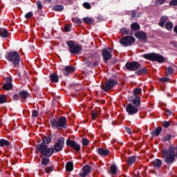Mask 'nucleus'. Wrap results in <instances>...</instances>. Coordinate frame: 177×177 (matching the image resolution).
I'll use <instances>...</instances> for the list:
<instances>
[{"instance_id":"f257e3e1","label":"nucleus","mask_w":177,"mask_h":177,"mask_svg":"<svg viewBox=\"0 0 177 177\" xmlns=\"http://www.w3.org/2000/svg\"><path fill=\"white\" fill-rule=\"evenodd\" d=\"M162 157L167 164H172L177 158V147L171 146L162 151Z\"/></svg>"},{"instance_id":"f03ea898","label":"nucleus","mask_w":177,"mask_h":177,"mask_svg":"<svg viewBox=\"0 0 177 177\" xmlns=\"http://www.w3.org/2000/svg\"><path fill=\"white\" fill-rule=\"evenodd\" d=\"M36 150L37 153H40L44 157H52L53 154V149L48 148L45 143L38 144L36 146Z\"/></svg>"},{"instance_id":"7ed1b4c3","label":"nucleus","mask_w":177,"mask_h":177,"mask_svg":"<svg viewBox=\"0 0 177 177\" xmlns=\"http://www.w3.org/2000/svg\"><path fill=\"white\" fill-rule=\"evenodd\" d=\"M6 59L14 66H19L20 64V55H19L17 51L8 53L6 55Z\"/></svg>"},{"instance_id":"20e7f679","label":"nucleus","mask_w":177,"mask_h":177,"mask_svg":"<svg viewBox=\"0 0 177 177\" xmlns=\"http://www.w3.org/2000/svg\"><path fill=\"white\" fill-rule=\"evenodd\" d=\"M66 44L68 45L69 48V52L72 55H78L81 50H82V46L75 44L74 41H69L66 42Z\"/></svg>"},{"instance_id":"39448f33","label":"nucleus","mask_w":177,"mask_h":177,"mask_svg":"<svg viewBox=\"0 0 177 177\" xmlns=\"http://www.w3.org/2000/svg\"><path fill=\"white\" fill-rule=\"evenodd\" d=\"M143 57L151 60L152 62H158V63H164V62H165V58H164L162 55L156 53L145 54L143 55Z\"/></svg>"},{"instance_id":"423d86ee","label":"nucleus","mask_w":177,"mask_h":177,"mask_svg":"<svg viewBox=\"0 0 177 177\" xmlns=\"http://www.w3.org/2000/svg\"><path fill=\"white\" fill-rule=\"evenodd\" d=\"M50 124L52 127H55V128H66L67 127V120L64 117H61L58 120H51Z\"/></svg>"},{"instance_id":"0eeeda50","label":"nucleus","mask_w":177,"mask_h":177,"mask_svg":"<svg viewBox=\"0 0 177 177\" xmlns=\"http://www.w3.org/2000/svg\"><path fill=\"white\" fill-rule=\"evenodd\" d=\"M115 85H118V82L115 80H107L106 83L101 85V88L104 92H107L108 91H110L111 88H114Z\"/></svg>"},{"instance_id":"6e6552de","label":"nucleus","mask_w":177,"mask_h":177,"mask_svg":"<svg viewBox=\"0 0 177 177\" xmlns=\"http://www.w3.org/2000/svg\"><path fill=\"white\" fill-rule=\"evenodd\" d=\"M63 147H64V138L62 137L55 143L51 149H53V153H59L63 150Z\"/></svg>"},{"instance_id":"1a4fd4ad","label":"nucleus","mask_w":177,"mask_h":177,"mask_svg":"<svg viewBox=\"0 0 177 177\" xmlns=\"http://www.w3.org/2000/svg\"><path fill=\"white\" fill-rule=\"evenodd\" d=\"M136 39L132 36H126L120 40V43L123 46H131L132 44H135Z\"/></svg>"},{"instance_id":"9d476101","label":"nucleus","mask_w":177,"mask_h":177,"mask_svg":"<svg viewBox=\"0 0 177 177\" xmlns=\"http://www.w3.org/2000/svg\"><path fill=\"white\" fill-rule=\"evenodd\" d=\"M126 111L129 115H133L134 114H136L138 111H139V109L137 106H133L132 104H128L126 106Z\"/></svg>"},{"instance_id":"9b49d317","label":"nucleus","mask_w":177,"mask_h":177,"mask_svg":"<svg viewBox=\"0 0 177 177\" xmlns=\"http://www.w3.org/2000/svg\"><path fill=\"white\" fill-rule=\"evenodd\" d=\"M126 67L129 71H135L140 67V64L136 62H128L126 64Z\"/></svg>"},{"instance_id":"f8f14e48","label":"nucleus","mask_w":177,"mask_h":177,"mask_svg":"<svg viewBox=\"0 0 177 177\" xmlns=\"http://www.w3.org/2000/svg\"><path fill=\"white\" fill-rule=\"evenodd\" d=\"M59 68L63 71L64 75H68V74H71L73 71H74V68L73 66H59Z\"/></svg>"},{"instance_id":"ddd939ff","label":"nucleus","mask_w":177,"mask_h":177,"mask_svg":"<svg viewBox=\"0 0 177 177\" xmlns=\"http://www.w3.org/2000/svg\"><path fill=\"white\" fill-rule=\"evenodd\" d=\"M66 145L67 146H70V147H72V149H75L76 151H80V150H81V146L77 144V142H75V141L74 140H67Z\"/></svg>"},{"instance_id":"4468645a","label":"nucleus","mask_w":177,"mask_h":177,"mask_svg":"<svg viewBox=\"0 0 177 177\" xmlns=\"http://www.w3.org/2000/svg\"><path fill=\"white\" fill-rule=\"evenodd\" d=\"M136 38H138L141 42H147V35L145 33V32H137L135 34Z\"/></svg>"},{"instance_id":"2eb2a0df","label":"nucleus","mask_w":177,"mask_h":177,"mask_svg":"<svg viewBox=\"0 0 177 177\" xmlns=\"http://www.w3.org/2000/svg\"><path fill=\"white\" fill-rule=\"evenodd\" d=\"M102 57L105 63H107L111 59V53L106 48L102 49Z\"/></svg>"},{"instance_id":"dca6fc26","label":"nucleus","mask_w":177,"mask_h":177,"mask_svg":"<svg viewBox=\"0 0 177 177\" xmlns=\"http://www.w3.org/2000/svg\"><path fill=\"white\" fill-rule=\"evenodd\" d=\"M12 80L10 77H8L6 79L7 83L3 85V89H5V91H10V89H12V87L13 86V85L12 84Z\"/></svg>"},{"instance_id":"f3484780","label":"nucleus","mask_w":177,"mask_h":177,"mask_svg":"<svg viewBox=\"0 0 177 177\" xmlns=\"http://www.w3.org/2000/svg\"><path fill=\"white\" fill-rule=\"evenodd\" d=\"M89 172H91V166L86 165L83 167L82 171L80 172V175L82 177H85L88 175H89Z\"/></svg>"},{"instance_id":"a211bd4d","label":"nucleus","mask_w":177,"mask_h":177,"mask_svg":"<svg viewBox=\"0 0 177 177\" xmlns=\"http://www.w3.org/2000/svg\"><path fill=\"white\" fill-rule=\"evenodd\" d=\"M130 100L133 102L134 106L138 108L140 106V97H134L133 98L130 99Z\"/></svg>"},{"instance_id":"6ab92c4d","label":"nucleus","mask_w":177,"mask_h":177,"mask_svg":"<svg viewBox=\"0 0 177 177\" xmlns=\"http://www.w3.org/2000/svg\"><path fill=\"white\" fill-rule=\"evenodd\" d=\"M98 154L100 156H109L110 151L109 149H104L103 148H100L97 151Z\"/></svg>"},{"instance_id":"aec40b11","label":"nucleus","mask_w":177,"mask_h":177,"mask_svg":"<svg viewBox=\"0 0 177 177\" xmlns=\"http://www.w3.org/2000/svg\"><path fill=\"white\" fill-rule=\"evenodd\" d=\"M10 146V142L6 139L0 140V147H9Z\"/></svg>"},{"instance_id":"412c9836","label":"nucleus","mask_w":177,"mask_h":177,"mask_svg":"<svg viewBox=\"0 0 177 177\" xmlns=\"http://www.w3.org/2000/svg\"><path fill=\"white\" fill-rule=\"evenodd\" d=\"M162 165V162H161V160L156 159L153 162V166L155 169H157L161 167Z\"/></svg>"},{"instance_id":"4be33fe9","label":"nucleus","mask_w":177,"mask_h":177,"mask_svg":"<svg viewBox=\"0 0 177 177\" xmlns=\"http://www.w3.org/2000/svg\"><path fill=\"white\" fill-rule=\"evenodd\" d=\"M8 34L9 32L6 28H0V37H1V38H8Z\"/></svg>"},{"instance_id":"5701e85b","label":"nucleus","mask_w":177,"mask_h":177,"mask_svg":"<svg viewBox=\"0 0 177 177\" xmlns=\"http://www.w3.org/2000/svg\"><path fill=\"white\" fill-rule=\"evenodd\" d=\"M108 172L110 174L111 173V175H117V165H111L110 170L108 171Z\"/></svg>"},{"instance_id":"b1692460","label":"nucleus","mask_w":177,"mask_h":177,"mask_svg":"<svg viewBox=\"0 0 177 177\" xmlns=\"http://www.w3.org/2000/svg\"><path fill=\"white\" fill-rule=\"evenodd\" d=\"M166 21H168V17H165V16L162 17L159 22L160 27H164V26H165Z\"/></svg>"},{"instance_id":"393cba45","label":"nucleus","mask_w":177,"mask_h":177,"mask_svg":"<svg viewBox=\"0 0 177 177\" xmlns=\"http://www.w3.org/2000/svg\"><path fill=\"white\" fill-rule=\"evenodd\" d=\"M162 131V128L157 127L153 131L151 132L152 136H158L161 131Z\"/></svg>"},{"instance_id":"a878e982","label":"nucleus","mask_w":177,"mask_h":177,"mask_svg":"<svg viewBox=\"0 0 177 177\" xmlns=\"http://www.w3.org/2000/svg\"><path fill=\"white\" fill-rule=\"evenodd\" d=\"M50 142H52V136L48 135L44 138H43V141L41 143H44V145L48 144Z\"/></svg>"},{"instance_id":"bb28decb","label":"nucleus","mask_w":177,"mask_h":177,"mask_svg":"<svg viewBox=\"0 0 177 177\" xmlns=\"http://www.w3.org/2000/svg\"><path fill=\"white\" fill-rule=\"evenodd\" d=\"M84 23H86V24H93L95 21H93V19L89 18V17H84L83 19Z\"/></svg>"},{"instance_id":"cd10ccee","label":"nucleus","mask_w":177,"mask_h":177,"mask_svg":"<svg viewBox=\"0 0 177 177\" xmlns=\"http://www.w3.org/2000/svg\"><path fill=\"white\" fill-rule=\"evenodd\" d=\"M50 80L51 82H57L59 81V76L56 74H52L50 76Z\"/></svg>"},{"instance_id":"c85d7f7f","label":"nucleus","mask_w":177,"mask_h":177,"mask_svg":"<svg viewBox=\"0 0 177 177\" xmlns=\"http://www.w3.org/2000/svg\"><path fill=\"white\" fill-rule=\"evenodd\" d=\"M136 161V156H130L127 160L128 165H132Z\"/></svg>"},{"instance_id":"c756f323","label":"nucleus","mask_w":177,"mask_h":177,"mask_svg":"<svg viewBox=\"0 0 177 177\" xmlns=\"http://www.w3.org/2000/svg\"><path fill=\"white\" fill-rule=\"evenodd\" d=\"M131 30H133V31H137L138 30H140V26L138 25V23H133L131 25Z\"/></svg>"},{"instance_id":"7c9ffc66","label":"nucleus","mask_w":177,"mask_h":177,"mask_svg":"<svg viewBox=\"0 0 177 177\" xmlns=\"http://www.w3.org/2000/svg\"><path fill=\"white\" fill-rule=\"evenodd\" d=\"M73 168H74V165L71 162H68L66 165V169L69 172H71V171H73Z\"/></svg>"},{"instance_id":"2f4dec72","label":"nucleus","mask_w":177,"mask_h":177,"mask_svg":"<svg viewBox=\"0 0 177 177\" xmlns=\"http://www.w3.org/2000/svg\"><path fill=\"white\" fill-rule=\"evenodd\" d=\"M49 164V158H41V165H43V168H45L46 165Z\"/></svg>"},{"instance_id":"473e14b6","label":"nucleus","mask_w":177,"mask_h":177,"mask_svg":"<svg viewBox=\"0 0 177 177\" xmlns=\"http://www.w3.org/2000/svg\"><path fill=\"white\" fill-rule=\"evenodd\" d=\"M146 73H147V70L146 69V68H143L142 69L136 71V75H143V74H146Z\"/></svg>"},{"instance_id":"72a5a7b5","label":"nucleus","mask_w":177,"mask_h":177,"mask_svg":"<svg viewBox=\"0 0 177 177\" xmlns=\"http://www.w3.org/2000/svg\"><path fill=\"white\" fill-rule=\"evenodd\" d=\"M133 93H134V97H139L138 95H140L142 93V88H137L133 89Z\"/></svg>"},{"instance_id":"f704fd0d","label":"nucleus","mask_w":177,"mask_h":177,"mask_svg":"<svg viewBox=\"0 0 177 177\" xmlns=\"http://www.w3.org/2000/svg\"><path fill=\"white\" fill-rule=\"evenodd\" d=\"M53 9L54 10H56L57 12H62V10H63V9H64V7H63V6L62 5H57V6H54Z\"/></svg>"},{"instance_id":"c9c22d12","label":"nucleus","mask_w":177,"mask_h":177,"mask_svg":"<svg viewBox=\"0 0 177 177\" xmlns=\"http://www.w3.org/2000/svg\"><path fill=\"white\" fill-rule=\"evenodd\" d=\"M19 95L22 99H27L28 97V92L27 91H20Z\"/></svg>"},{"instance_id":"e433bc0d","label":"nucleus","mask_w":177,"mask_h":177,"mask_svg":"<svg viewBox=\"0 0 177 177\" xmlns=\"http://www.w3.org/2000/svg\"><path fill=\"white\" fill-rule=\"evenodd\" d=\"M171 134H167L166 136H163L162 140V142H168V140H171Z\"/></svg>"},{"instance_id":"4c0bfd02","label":"nucleus","mask_w":177,"mask_h":177,"mask_svg":"<svg viewBox=\"0 0 177 177\" xmlns=\"http://www.w3.org/2000/svg\"><path fill=\"white\" fill-rule=\"evenodd\" d=\"M173 27H174V24H172V22L168 21L166 23V28L169 31L171 30V29L173 28Z\"/></svg>"},{"instance_id":"58836bf2","label":"nucleus","mask_w":177,"mask_h":177,"mask_svg":"<svg viewBox=\"0 0 177 177\" xmlns=\"http://www.w3.org/2000/svg\"><path fill=\"white\" fill-rule=\"evenodd\" d=\"M53 169H55V167L53 166H49L45 168V172L46 174H50V172H52Z\"/></svg>"},{"instance_id":"ea45409f","label":"nucleus","mask_w":177,"mask_h":177,"mask_svg":"<svg viewBox=\"0 0 177 177\" xmlns=\"http://www.w3.org/2000/svg\"><path fill=\"white\" fill-rule=\"evenodd\" d=\"M91 116L93 120H95V118H97L99 117V112L93 111L91 112Z\"/></svg>"},{"instance_id":"a19ab883","label":"nucleus","mask_w":177,"mask_h":177,"mask_svg":"<svg viewBox=\"0 0 177 177\" xmlns=\"http://www.w3.org/2000/svg\"><path fill=\"white\" fill-rule=\"evenodd\" d=\"M72 21H73V23H75L76 24H81V23H82V21H81V19H80V18L78 17L73 18Z\"/></svg>"},{"instance_id":"79ce46f5","label":"nucleus","mask_w":177,"mask_h":177,"mask_svg":"<svg viewBox=\"0 0 177 177\" xmlns=\"http://www.w3.org/2000/svg\"><path fill=\"white\" fill-rule=\"evenodd\" d=\"M6 96L0 95V104L6 103Z\"/></svg>"},{"instance_id":"37998d69","label":"nucleus","mask_w":177,"mask_h":177,"mask_svg":"<svg viewBox=\"0 0 177 177\" xmlns=\"http://www.w3.org/2000/svg\"><path fill=\"white\" fill-rule=\"evenodd\" d=\"M82 145L83 146H88L89 145V140L86 138L82 139Z\"/></svg>"},{"instance_id":"c03bdc74","label":"nucleus","mask_w":177,"mask_h":177,"mask_svg":"<svg viewBox=\"0 0 177 177\" xmlns=\"http://www.w3.org/2000/svg\"><path fill=\"white\" fill-rule=\"evenodd\" d=\"M120 32L122 34H127V35H128V34H129V29H127V28L121 29L120 30Z\"/></svg>"},{"instance_id":"a18cd8bd","label":"nucleus","mask_w":177,"mask_h":177,"mask_svg":"<svg viewBox=\"0 0 177 177\" xmlns=\"http://www.w3.org/2000/svg\"><path fill=\"white\" fill-rule=\"evenodd\" d=\"M83 6L84 8H85L86 9H91V4L88 2H85L83 3Z\"/></svg>"},{"instance_id":"49530a36","label":"nucleus","mask_w":177,"mask_h":177,"mask_svg":"<svg viewBox=\"0 0 177 177\" xmlns=\"http://www.w3.org/2000/svg\"><path fill=\"white\" fill-rule=\"evenodd\" d=\"M32 12H29L25 15L26 19H30V17H32Z\"/></svg>"},{"instance_id":"de8ad7c7","label":"nucleus","mask_w":177,"mask_h":177,"mask_svg":"<svg viewBox=\"0 0 177 177\" xmlns=\"http://www.w3.org/2000/svg\"><path fill=\"white\" fill-rule=\"evenodd\" d=\"M37 6L38 9H39V10L42 9L43 6H42V3H41V1H37Z\"/></svg>"},{"instance_id":"09e8293b","label":"nucleus","mask_w":177,"mask_h":177,"mask_svg":"<svg viewBox=\"0 0 177 177\" xmlns=\"http://www.w3.org/2000/svg\"><path fill=\"white\" fill-rule=\"evenodd\" d=\"M159 80L161 82H168V81H169V78L168 77L160 78Z\"/></svg>"},{"instance_id":"8fccbe9b","label":"nucleus","mask_w":177,"mask_h":177,"mask_svg":"<svg viewBox=\"0 0 177 177\" xmlns=\"http://www.w3.org/2000/svg\"><path fill=\"white\" fill-rule=\"evenodd\" d=\"M163 127L165 128H168V127H169V122H167V121L163 122Z\"/></svg>"},{"instance_id":"3c124183","label":"nucleus","mask_w":177,"mask_h":177,"mask_svg":"<svg viewBox=\"0 0 177 177\" xmlns=\"http://www.w3.org/2000/svg\"><path fill=\"white\" fill-rule=\"evenodd\" d=\"M169 5L176 6L177 5V0H171L169 2Z\"/></svg>"},{"instance_id":"603ef678","label":"nucleus","mask_w":177,"mask_h":177,"mask_svg":"<svg viewBox=\"0 0 177 177\" xmlns=\"http://www.w3.org/2000/svg\"><path fill=\"white\" fill-rule=\"evenodd\" d=\"M165 115H172V112L169 110H166L165 112Z\"/></svg>"},{"instance_id":"864d4df0","label":"nucleus","mask_w":177,"mask_h":177,"mask_svg":"<svg viewBox=\"0 0 177 177\" xmlns=\"http://www.w3.org/2000/svg\"><path fill=\"white\" fill-rule=\"evenodd\" d=\"M32 117H37V115H38V111H37V110H34V111L32 112Z\"/></svg>"},{"instance_id":"5fc2aeb1","label":"nucleus","mask_w":177,"mask_h":177,"mask_svg":"<svg viewBox=\"0 0 177 177\" xmlns=\"http://www.w3.org/2000/svg\"><path fill=\"white\" fill-rule=\"evenodd\" d=\"M167 73H168V74H173L174 73V68H167Z\"/></svg>"},{"instance_id":"6e6d98bb","label":"nucleus","mask_w":177,"mask_h":177,"mask_svg":"<svg viewBox=\"0 0 177 177\" xmlns=\"http://www.w3.org/2000/svg\"><path fill=\"white\" fill-rule=\"evenodd\" d=\"M99 64H100V61L98 59L97 61L94 62L93 66L94 67H96L97 66H99Z\"/></svg>"},{"instance_id":"4d7b16f0","label":"nucleus","mask_w":177,"mask_h":177,"mask_svg":"<svg viewBox=\"0 0 177 177\" xmlns=\"http://www.w3.org/2000/svg\"><path fill=\"white\" fill-rule=\"evenodd\" d=\"M13 100H19V95L15 94L12 97Z\"/></svg>"},{"instance_id":"13d9d810","label":"nucleus","mask_w":177,"mask_h":177,"mask_svg":"<svg viewBox=\"0 0 177 177\" xmlns=\"http://www.w3.org/2000/svg\"><path fill=\"white\" fill-rule=\"evenodd\" d=\"M158 3H159V5H162L165 3V0H158Z\"/></svg>"},{"instance_id":"bf43d9fd","label":"nucleus","mask_w":177,"mask_h":177,"mask_svg":"<svg viewBox=\"0 0 177 177\" xmlns=\"http://www.w3.org/2000/svg\"><path fill=\"white\" fill-rule=\"evenodd\" d=\"M64 30L65 31H70L71 30V27H70L69 26H66L64 27Z\"/></svg>"},{"instance_id":"052dcab7","label":"nucleus","mask_w":177,"mask_h":177,"mask_svg":"<svg viewBox=\"0 0 177 177\" xmlns=\"http://www.w3.org/2000/svg\"><path fill=\"white\" fill-rule=\"evenodd\" d=\"M126 132H127V133H129V135L132 133L131 129H129V127H126Z\"/></svg>"},{"instance_id":"680f3d73","label":"nucleus","mask_w":177,"mask_h":177,"mask_svg":"<svg viewBox=\"0 0 177 177\" xmlns=\"http://www.w3.org/2000/svg\"><path fill=\"white\" fill-rule=\"evenodd\" d=\"M131 17H136V11L135 10L132 11Z\"/></svg>"},{"instance_id":"e2e57ef3","label":"nucleus","mask_w":177,"mask_h":177,"mask_svg":"<svg viewBox=\"0 0 177 177\" xmlns=\"http://www.w3.org/2000/svg\"><path fill=\"white\" fill-rule=\"evenodd\" d=\"M86 66H88V67H89V66H91V62L87 61V62H86Z\"/></svg>"},{"instance_id":"0e129e2a","label":"nucleus","mask_w":177,"mask_h":177,"mask_svg":"<svg viewBox=\"0 0 177 177\" xmlns=\"http://www.w3.org/2000/svg\"><path fill=\"white\" fill-rule=\"evenodd\" d=\"M174 32H176L177 34V26L174 27Z\"/></svg>"},{"instance_id":"69168bd1","label":"nucleus","mask_w":177,"mask_h":177,"mask_svg":"<svg viewBox=\"0 0 177 177\" xmlns=\"http://www.w3.org/2000/svg\"><path fill=\"white\" fill-rule=\"evenodd\" d=\"M39 174H42V170L39 169Z\"/></svg>"},{"instance_id":"338daca9","label":"nucleus","mask_w":177,"mask_h":177,"mask_svg":"<svg viewBox=\"0 0 177 177\" xmlns=\"http://www.w3.org/2000/svg\"><path fill=\"white\" fill-rule=\"evenodd\" d=\"M48 1H50V0H48Z\"/></svg>"}]
</instances>
